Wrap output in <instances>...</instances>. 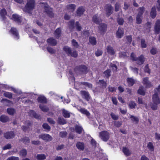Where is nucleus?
Instances as JSON below:
<instances>
[{"label":"nucleus","instance_id":"nucleus-34","mask_svg":"<svg viewBox=\"0 0 160 160\" xmlns=\"http://www.w3.org/2000/svg\"><path fill=\"white\" fill-rule=\"evenodd\" d=\"M38 101L39 102L43 103L46 102V99L43 96H40L38 98Z\"/></svg>","mask_w":160,"mask_h":160},{"label":"nucleus","instance_id":"nucleus-55","mask_svg":"<svg viewBox=\"0 0 160 160\" xmlns=\"http://www.w3.org/2000/svg\"><path fill=\"white\" fill-rule=\"evenodd\" d=\"M47 50L51 53H53L55 52V50L50 47H48L47 48Z\"/></svg>","mask_w":160,"mask_h":160},{"label":"nucleus","instance_id":"nucleus-4","mask_svg":"<svg viewBox=\"0 0 160 160\" xmlns=\"http://www.w3.org/2000/svg\"><path fill=\"white\" fill-rule=\"evenodd\" d=\"M40 5L44 9L45 11L49 17L52 18L54 16V14L52 12V9L50 8L46 3H40Z\"/></svg>","mask_w":160,"mask_h":160},{"label":"nucleus","instance_id":"nucleus-27","mask_svg":"<svg viewBox=\"0 0 160 160\" xmlns=\"http://www.w3.org/2000/svg\"><path fill=\"white\" fill-rule=\"evenodd\" d=\"M107 28V26L106 24L102 23L101 24L99 27V29L101 32H103L105 31Z\"/></svg>","mask_w":160,"mask_h":160},{"label":"nucleus","instance_id":"nucleus-8","mask_svg":"<svg viewBox=\"0 0 160 160\" xmlns=\"http://www.w3.org/2000/svg\"><path fill=\"white\" fill-rule=\"evenodd\" d=\"M144 10V8L143 7L139 9V13L137 15L136 17L137 23L140 24L142 21V15L143 12Z\"/></svg>","mask_w":160,"mask_h":160},{"label":"nucleus","instance_id":"nucleus-46","mask_svg":"<svg viewBox=\"0 0 160 160\" xmlns=\"http://www.w3.org/2000/svg\"><path fill=\"white\" fill-rule=\"evenodd\" d=\"M58 121V123L60 124L63 125L66 123L65 120L63 118H59Z\"/></svg>","mask_w":160,"mask_h":160},{"label":"nucleus","instance_id":"nucleus-3","mask_svg":"<svg viewBox=\"0 0 160 160\" xmlns=\"http://www.w3.org/2000/svg\"><path fill=\"white\" fill-rule=\"evenodd\" d=\"M1 87L6 90L12 91L17 94H20L21 93V91L20 90L15 88L8 85L2 84H1Z\"/></svg>","mask_w":160,"mask_h":160},{"label":"nucleus","instance_id":"nucleus-54","mask_svg":"<svg viewBox=\"0 0 160 160\" xmlns=\"http://www.w3.org/2000/svg\"><path fill=\"white\" fill-rule=\"evenodd\" d=\"M110 70H108L104 72V74L106 77H108L110 75Z\"/></svg>","mask_w":160,"mask_h":160},{"label":"nucleus","instance_id":"nucleus-40","mask_svg":"<svg viewBox=\"0 0 160 160\" xmlns=\"http://www.w3.org/2000/svg\"><path fill=\"white\" fill-rule=\"evenodd\" d=\"M72 45L76 48H78L79 47L78 42L74 39H72Z\"/></svg>","mask_w":160,"mask_h":160},{"label":"nucleus","instance_id":"nucleus-52","mask_svg":"<svg viewBox=\"0 0 160 160\" xmlns=\"http://www.w3.org/2000/svg\"><path fill=\"white\" fill-rule=\"evenodd\" d=\"M7 160H19V158L18 157H11L8 158Z\"/></svg>","mask_w":160,"mask_h":160},{"label":"nucleus","instance_id":"nucleus-35","mask_svg":"<svg viewBox=\"0 0 160 160\" xmlns=\"http://www.w3.org/2000/svg\"><path fill=\"white\" fill-rule=\"evenodd\" d=\"M131 120L135 123H137L138 122V118L136 117L131 115L130 117Z\"/></svg>","mask_w":160,"mask_h":160},{"label":"nucleus","instance_id":"nucleus-30","mask_svg":"<svg viewBox=\"0 0 160 160\" xmlns=\"http://www.w3.org/2000/svg\"><path fill=\"white\" fill-rule=\"evenodd\" d=\"M63 49L64 51H65L66 53L68 55H69L71 52V51L70 48L68 46H65L63 48Z\"/></svg>","mask_w":160,"mask_h":160},{"label":"nucleus","instance_id":"nucleus-51","mask_svg":"<svg viewBox=\"0 0 160 160\" xmlns=\"http://www.w3.org/2000/svg\"><path fill=\"white\" fill-rule=\"evenodd\" d=\"M42 126L44 128L48 130H49L50 129V126L46 123H44Z\"/></svg>","mask_w":160,"mask_h":160},{"label":"nucleus","instance_id":"nucleus-47","mask_svg":"<svg viewBox=\"0 0 160 160\" xmlns=\"http://www.w3.org/2000/svg\"><path fill=\"white\" fill-rule=\"evenodd\" d=\"M147 147L148 149L151 151H153L154 150V147L151 142H149L148 143Z\"/></svg>","mask_w":160,"mask_h":160},{"label":"nucleus","instance_id":"nucleus-36","mask_svg":"<svg viewBox=\"0 0 160 160\" xmlns=\"http://www.w3.org/2000/svg\"><path fill=\"white\" fill-rule=\"evenodd\" d=\"M3 95L9 98H11L12 97V93L9 92H4L3 93Z\"/></svg>","mask_w":160,"mask_h":160},{"label":"nucleus","instance_id":"nucleus-14","mask_svg":"<svg viewBox=\"0 0 160 160\" xmlns=\"http://www.w3.org/2000/svg\"><path fill=\"white\" fill-rule=\"evenodd\" d=\"M105 9L107 15L109 16L112 13L113 8L110 5H107L106 6Z\"/></svg>","mask_w":160,"mask_h":160},{"label":"nucleus","instance_id":"nucleus-57","mask_svg":"<svg viewBox=\"0 0 160 160\" xmlns=\"http://www.w3.org/2000/svg\"><path fill=\"white\" fill-rule=\"evenodd\" d=\"M145 71L148 73H150V70L148 68V65H147L145 67Z\"/></svg>","mask_w":160,"mask_h":160},{"label":"nucleus","instance_id":"nucleus-7","mask_svg":"<svg viewBox=\"0 0 160 160\" xmlns=\"http://www.w3.org/2000/svg\"><path fill=\"white\" fill-rule=\"evenodd\" d=\"M99 137L103 141H106L109 138V134L107 131H103L100 133Z\"/></svg>","mask_w":160,"mask_h":160},{"label":"nucleus","instance_id":"nucleus-24","mask_svg":"<svg viewBox=\"0 0 160 160\" xmlns=\"http://www.w3.org/2000/svg\"><path fill=\"white\" fill-rule=\"evenodd\" d=\"M95 151V154L97 157H102L103 155L102 151L99 148H96Z\"/></svg>","mask_w":160,"mask_h":160},{"label":"nucleus","instance_id":"nucleus-44","mask_svg":"<svg viewBox=\"0 0 160 160\" xmlns=\"http://www.w3.org/2000/svg\"><path fill=\"white\" fill-rule=\"evenodd\" d=\"M7 111L8 114L12 115L15 113V110L12 108H8L7 109Z\"/></svg>","mask_w":160,"mask_h":160},{"label":"nucleus","instance_id":"nucleus-56","mask_svg":"<svg viewBox=\"0 0 160 160\" xmlns=\"http://www.w3.org/2000/svg\"><path fill=\"white\" fill-rule=\"evenodd\" d=\"M141 44L142 47L143 48H145L146 47V45L145 43V40H142L141 41Z\"/></svg>","mask_w":160,"mask_h":160},{"label":"nucleus","instance_id":"nucleus-2","mask_svg":"<svg viewBox=\"0 0 160 160\" xmlns=\"http://www.w3.org/2000/svg\"><path fill=\"white\" fill-rule=\"evenodd\" d=\"M35 5L34 0H27V3L24 8H22L23 11L27 13H30L35 8Z\"/></svg>","mask_w":160,"mask_h":160},{"label":"nucleus","instance_id":"nucleus-38","mask_svg":"<svg viewBox=\"0 0 160 160\" xmlns=\"http://www.w3.org/2000/svg\"><path fill=\"white\" fill-rule=\"evenodd\" d=\"M61 33V30L60 28H58L55 31L54 35L56 38H58L60 36Z\"/></svg>","mask_w":160,"mask_h":160},{"label":"nucleus","instance_id":"nucleus-6","mask_svg":"<svg viewBox=\"0 0 160 160\" xmlns=\"http://www.w3.org/2000/svg\"><path fill=\"white\" fill-rule=\"evenodd\" d=\"M131 58L132 60L137 61V62L139 65L142 64L145 61L144 58L142 55H141L138 59H136L134 54L133 53L131 54Z\"/></svg>","mask_w":160,"mask_h":160},{"label":"nucleus","instance_id":"nucleus-59","mask_svg":"<svg viewBox=\"0 0 160 160\" xmlns=\"http://www.w3.org/2000/svg\"><path fill=\"white\" fill-rule=\"evenodd\" d=\"M78 55L76 51L74 52L73 53H72L71 52L69 56H71L74 57H77Z\"/></svg>","mask_w":160,"mask_h":160},{"label":"nucleus","instance_id":"nucleus-21","mask_svg":"<svg viewBox=\"0 0 160 160\" xmlns=\"http://www.w3.org/2000/svg\"><path fill=\"white\" fill-rule=\"evenodd\" d=\"M78 111H79L82 113L85 114L87 116L89 115V113L87 110L84 109L83 108H81V107L77 106L76 108Z\"/></svg>","mask_w":160,"mask_h":160},{"label":"nucleus","instance_id":"nucleus-19","mask_svg":"<svg viewBox=\"0 0 160 160\" xmlns=\"http://www.w3.org/2000/svg\"><path fill=\"white\" fill-rule=\"evenodd\" d=\"M76 5L74 4H70L67 6V8L69 11L73 12L76 8Z\"/></svg>","mask_w":160,"mask_h":160},{"label":"nucleus","instance_id":"nucleus-28","mask_svg":"<svg viewBox=\"0 0 160 160\" xmlns=\"http://www.w3.org/2000/svg\"><path fill=\"white\" fill-rule=\"evenodd\" d=\"M123 152L124 154L126 156H129L131 154V151L128 148L126 147H124L123 148Z\"/></svg>","mask_w":160,"mask_h":160},{"label":"nucleus","instance_id":"nucleus-15","mask_svg":"<svg viewBox=\"0 0 160 160\" xmlns=\"http://www.w3.org/2000/svg\"><path fill=\"white\" fill-rule=\"evenodd\" d=\"M155 32L156 34H158L160 32V21L158 20L156 23L155 27Z\"/></svg>","mask_w":160,"mask_h":160},{"label":"nucleus","instance_id":"nucleus-43","mask_svg":"<svg viewBox=\"0 0 160 160\" xmlns=\"http://www.w3.org/2000/svg\"><path fill=\"white\" fill-rule=\"evenodd\" d=\"M40 108L41 110L43 112H46L48 110V108L46 106H44L42 104H41L40 105Z\"/></svg>","mask_w":160,"mask_h":160},{"label":"nucleus","instance_id":"nucleus-41","mask_svg":"<svg viewBox=\"0 0 160 160\" xmlns=\"http://www.w3.org/2000/svg\"><path fill=\"white\" fill-rule=\"evenodd\" d=\"M89 41L90 43L92 45H95L96 43V41L95 38L91 37L89 38Z\"/></svg>","mask_w":160,"mask_h":160},{"label":"nucleus","instance_id":"nucleus-42","mask_svg":"<svg viewBox=\"0 0 160 160\" xmlns=\"http://www.w3.org/2000/svg\"><path fill=\"white\" fill-rule=\"evenodd\" d=\"M79 70L82 72V73H85L86 72L87 68L85 66H81L79 68Z\"/></svg>","mask_w":160,"mask_h":160},{"label":"nucleus","instance_id":"nucleus-25","mask_svg":"<svg viewBox=\"0 0 160 160\" xmlns=\"http://www.w3.org/2000/svg\"><path fill=\"white\" fill-rule=\"evenodd\" d=\"M106 49L108 54L111 55H113L114 53V50L111 47L108 46L106 48Z\"/></svg>","mask_w":160,"mask_h":160},{"label":"nucleus","instance_id":"nucleus-50","mask_svg":"<svg viewBox=\"0 0 160 160\" xmlns=\"http://www.w3.org/2000/svg\"><path fill=\"white\" fill-rule=\"evenodd\" d=\"M67 135V133L66 131L61 132H60L59 135L62 138H65Z\"/></svg>","mask_w":160,"mask_h":160},{"label":"nucleus","instance_id":"nucleus-9","mask_svg":"<svg viewBox=\"0 0 160 160\" xmlns=\"http://www.w3.org/2000/svg\"><path fill=\"white\" fill-rule=\"evenodd\" d=\"M39 137V138L47 141H50L52 140L51 136L48 134H42L40 135Z\"/></svg>","mask_w":160,"mask_h":160},{"label":"nucleus","instance_id":"nucleus-61","mask_svg":"<svg viewBox=\"0 0 160 160\" xmlns=\"http://www.w3.org/2000/svg\"><path fill=\"white\" fill-rule=\"evenodd\" d=\"M155 138L158 140H160V134L156 133L155 134Z\"/></svg>","mask_w":160,"mask_h":160},{"label":"nucleus","instance_id":"nucleus-62","mask_svg":"<svg viewBox=\"0 0 160 160\" xmlns=\"http://www.w3.org/2000/svg\"><path fill=\"white\" fill-rule=\"evenodd\" d=\"M118 21L119 25H122L123 24V20L122 19H118Z\"/></svg>","mask_w":160,"mask_h":160},{"label":"nucleus","instance_id":"nucleus-48","mask_svg":"<svg viewBox=\"0 0 160 160\" xmlns=\"http://www.w3.org/2000/svg\"><path fill=\"white\" fill-rule=\"evenodd\" d=\"M27 154L26 150L23 149L21 150L20 152V155L22 156H25Z\"/></svg>","mask_w":160,"mask_h":160},{"label":"nucleus","instance_id":"nucleus-17","mask_svg":"<svg viewBox=\"0 0 160 160\" xmlns=\"http://www.w3.org/2000/svg\"><path fill=\"white\" fill-rule=\"evenodd\" d=\"M7 12L4 9H2L0 10V18L2 20H4L6 18Z\"/></svg>","mask_w":160,"mask_h":160},{"label":"nucleus","instance_id":"nucleus-18","mask_svg":"<svg viewBox=\"0 0 160 160\" xmlns=\"http://www.w3.org/2000/svg\"><path fill=\"white\" fill-rule=\"evenodd\" d=\"M84 11V8L82 7H80L77 9V14L78 16H81L83 14Z\"/></svg>","mask_w":160,"mask_h":160},{"label":"nucleus","instance_id":"nucleus-5","mask_svg":"<svg viewBox=\"0 0 160 160\" xmlns=\"http://www.w3.org/2000/svg\"><path fill=\"white\" fill-rule=\"evenodd\" d=\"M74 21L72 20L68 24L70 29L71 30L74 29L75 27L77 30L79 31H80L81 29V27L79 25V23L78 22H76L75 24L74 23Z\"/></svg>","mask_w":160,"mask_h":160},{"label":"nucleus","instance_id":"nucleus-63","mask_svg":"<svg viewBox=\"0 0 160 160\" xmlns=\"http://www.w3.org/2000/svg\"><path fill=\"white\" fill-rule=\"evenodd\" d=\"M157 52V50L156 49V48H152L151 50V53L152 54H155Z\"/></svg>","mask_w":160,"mask_h":160},{"label":"nucleus","instance_id":"nucleus-39","mask_svg":"<svg viewBox=\"0 0 160 160\" xmlns=\"http://www.w3.org/2000/svg\"><path fill=\"white\" fill-rule=\"evenodd\" d=\"M8 119V117L2 115L0 117V121L2 122H6Z\"/></svg>","mask_w":160,"mask_h":160},{"label":"nucleus","instance_id":"nucleus-37","mask_svg":"<svg viewBox=\"0 0 160 160\" xmlns=\"http://www.w3.org/2000/svg\"><path fill=\"white\" fill-rule=\"evenodd\" d=\"M46 156L44 154H38L37 156V159L38 160H43L46 158Z\"/></svg>","mask_w":160,"mask_h":160},{"label":"nucleus","instance_id":"nucleus-26","mask_svg":"<svg viewBox=\"0 0 160 160\" xmlns=\"http://www.w3.org/2000/svg\"><path fill=\"white\" fill-rule=\"evenodd\" d=\"M92 20L95 23L99 24L101 20L99 19L97 15H94L92 18Z\"/></svg>","mask_w":160,"mask_h":160},{"label":"nucleus","instance_id":"nucleus-10","mask_svg":"<svg viewBox=\"0 0 160 160\" xmlns=\"http://www.w3.org/2000/svg\"><path fill=\"white\" fill-rule=\"evenodd\" d=\"M72 132L75 131L77 133L80 134L83 131V130L82 127L80 125H77L75 127V129L74 128L71 129Z\"/></svg>","mask_w":160,"mask_h":160},{"label":"nucleus","instance_id":"nucleus-33","mask_svg":"<svg viewBox=\"0 0 160 160\" xmlns=\"http://www.w3.org/2000/svg\"><path fill=\"white\" fill-rule=\"evenodd\" d=\"M127 81L129 86H132L134 84L135 81L131 78H128L127 79Z\"/></svg>","mask_w":160,"mask_h":160},{"label":"nucleus","instance_id":"nucleus-29","mask_svg":"<svg viewBox=\"0 0 160 160\" xmlns=\"http://www.w3.org/2000/svg\"><path fill=\"white\" fill-rule=\"evenodd\" d=\"M77 148L80 150H83L84 149V145L83 143L78 142L76 145Z\"/></svg>","mask_w":160,"mask_h":160},{"label":"nucleus","instance_id":"nucleus-49","mask_svg":"<svg viewBox=\"0 0 160 160\" xmlns=\"http://www.w3.org/2000/svg\"><path fill=\"white\" fill-rule=\"evenodd\" d=\"M129 106L131 108H135L136 104L134 102L131 101L129 103Z\"/></svg>","mask_w":160,"mask_h":160},{"label":"nucleus","instance_id":"nucleus-64","mask_svg":"<svg viewBox=\"0 0 160 160\" xmlns=\"http://www.w3.org/2000/svg\"><path fill=\"white\" fill-rule=\"evenodd\" d=\"M91 144L94 147H95L96 144V142L94 140L92 139L91 140Z\"/></svg>","mask_w":160,"mask_h":160},{"label":"nucleus","instance_id":"nucleus-58","mask_svg":"<svg viewBox=\"0 0 160 160\" xmlns=\"http://www.w3.org/2000/svg\"><path fill=\"white\" fill-rule=\"evenodd\" d=\"M111 116L112 118L114 120H117L118 118V117L117 116L115 115L113 113H112L111 114Z\"/></svg>","mask_w":160,"mask_h":160},{"label":"nucleus","instance_id":"nucleus-31","mask_svg":"<svg viewBox=\"0 0 160 160\" xmlns=\"http://www.w3.org/2000/svg\"><path fill=\"white\" fill-rule=\"evenodd\" d=\"M156 15V8L155 7H153L151 10V11L150 13L151 16L152 18H155Z\"/></svg>","mask_w":160,"mask_h":160},{"label":"nucleus","instance_id":"nucleus-32","mask_svg":"<svg viewBox=\"0 0 160 160\" xmlns=\"http://www.w3.org/2000/svg\"><path fill=\"white\" fill-rule=\"evenodd\" d=\"M62 115L65 118H68L70 116V113L68 111L64 109L62 110Z\"/></svg>","mask_w":160,"mask_h":160},{"label":"nucleus","instance_id":"nucleus-16","mask_svg":"<svg viewBox=\"0 0 160 160\" xmlns=\"http://www.w3.org/2000/svg\"><path fill=\"white\" fill-rule=\"evenodd\" d=\"M123 29L121 28H119L116 33V37L117 38H121L123 36Z\"/></svg>","mask_w":160,"mask_h":160},{"label":"nucleus","instance_id":"nucleus-12","mask_svg":"<svg viewBox=\"0 0 160 160\" xmlns=\"http://www.w3.org/2000/svg\"><path fill=\"white\" fill-rule=\"evenodd\" d=\"M12 19L19 24L21 23L22 21L21 17L18 15L16 14H13L12 15Z\"/></svg>","mask_w":160,"mask_h":160},{"label":"nucleus","instance_id":"nucleus-60","mask_svg":"<svg viewBox=\"0 0 160 160\" xmlns=\"http://www.w3.org/2000/svg\"><path fill=\"white\" fill-rule=\"evenodd\" d=\"M102 52L101 50H98L95 52V54L97 56H100L102 54Z\"/></svg>","mask_w":160,"mask_h":160},{"label":"nucleus","instance_id":"nucleus-11","mask_svg":"<svg viewBox=\"0 0 160 160\" xmlns=\"http://www.w3.org/2000/svg\"><path fill=\"white\" fill-rule=\"evenodd\" d=\"M9 32L11 34H12L13 36L16 39H18L19 38V34L18 31L15 28H12Z\"/></svg>","mask_w":160,"mask_h":160},{"label":"nucleus","instance_id":"nucleus-45","mask_svg":"<svg viewBox=\"0 0 160 160\" xmlns=\"http://www.w3.org/2000/svg\"><path fill=\"white\" fill-rule=\"evenodd\" d=\"M138 92L141 95H144L145 94V92L142 87H141L139 88V89L138 90Z\"/></svg>","mask_w":160,"mask_h":160},{"label":"nucleus","instance_id":"nucleus-20","mask_svg":"<svg viewBox=\"0 0 160 160\" xmlns=\"http://www.w3.org/2000/svg\"><path fill=\"white\" fill-rule=\"evenodd\" d=\"M81 94L83 98H85L87 101L89 100L90 97L88 92L85 91H82Z\"/></svg>","mask_w":160,"mask_h":160},{"label":"nucleus","instance_id":"nucleus-23","mask_svg":"<svg viewBox=\"0 0 160 160\" xmlns=\"http://www.w3.org/2000/svg\"><path fill=\"white\" fill-rule=\"evenodd\" d=\"M14 136V133L13 132H6L4 134L5 137L7 139H9L13 137Z\"/></svg>","mask_w":160,"mask_h":160},{"label":"nucleus","instance_id":"nucleus-1","mask_svg":"<svg viewBox=\"0 0 160 160\" xmlns=\"http://www.w3.org/2000/svg\"><path fill=\"white\" fill-rule=\"evenodd\" d=\"M155 94L152 96V102L151 105V108L153 110H156L157 108V105L160 102L158 95L160 93V84L155 90Z\"/></svg>","mask_w":160,"mask_h":160},{"label":"nucleus","instance_id":"nucleus-13","mask_svg":"<svg viewBox=\"0 0 160 160\" xmlns=\"http://www.w3.org/2000/svg\"><path fill=\"white\" fill-rule=\"evenodd\" d=\"M142 82L147 88H150L152 86L151 82L149 80L148 78L146 77L144 78Z\"/></svg>","mask_w":160,"mask_h":160},{"label":"nucleus","instance_id":"nucleus-53","mask_svg":"<svg viewBox=\"0 0 160 160\" xmlns=\"http://www.w3.org/2000/svg\"><path fill=\"white\" fill-rule=\"evenodd\" d=\"M99 84H100L102 87H105L106 86V84L103 80H100L99 81Z\"/></svg>","mask_w":160,"mask_h":160},{"label":"nucleus","instance_id":"nucleus-22","mask_svg":"<svg viewBox=\"0 0 160 160\" xmlns=\"http://www.w3.org/2000/svg\"><path fill=\"white\" fill-rule=\"evenodd\" d=\"M47 42L49 45H55L57 43L56 41L52 38H50L48 39L47 40Z\"/></svg>","mask_w":160,"mask_h":160}]
</instances>
